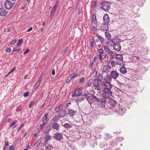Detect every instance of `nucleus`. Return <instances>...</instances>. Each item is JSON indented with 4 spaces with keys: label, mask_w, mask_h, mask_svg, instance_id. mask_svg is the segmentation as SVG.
Returning <instances> with one entry per match:
<instances>
[{
    "label": "nucleus",
    "mask_w": 150,
    "mask_h": 150,
    "mask_svg": "<svg viewBox=\"0 0 150 150\" xmlns=\"http://www.w3.org/2000/svg\"><path fill=\"white\" fill-rule=\"evenodd\" d=\"M41 142V140L40 139L38 140L35 144V146H36L37 147L39 146Z\"/></svg>",
    "instance_id": "43"
},
{
    "label": "nucleus",
    "mask_w": 150,
    "mask_h": 150,
    "mask_svg": "<svg viewBox=\"0 0 150 150\" xmlns=\"http://www.w3.org/2000/svg\"><path fill=\"white\" fill-rule=\"evenodd\" d=\"M105 101V102H108L109 104L112 106H115L116 105V101L110 98L106 95L105 97H104V100L103 101Z\"/></svg>",
    "instance_id": "4"
},
{
    "label": "nucleus",
    "mask_w": 150,
    "mask_h": 150,
    "mask_svg": "<svg viewBox=\"0 0 150 150\" xmlns=\"http://www.w3.org/2000/svg\"><path fill=\"white\" fill-rule=\"evenodd\" d=\"M104 49L109 54H112L113 52L110 51L109 48L107 46H104Z\"/></svg>",
    "instance_id": "23"
},
{
    "label": "nucleus",
    "mask_w": 150,
    "mask_h": 150,
    "mask_svg": "<svg viewBox=\"0 0 150 150\" xmlns=\"http://www.w3.org/2000/svg\"><path fill=\"white\" fill-rule=\"evenodd\" d=\"M16 42V40L15 39H12V41L10 43V45H13L15 44Z\"/></svg>",
    "instance_id": "53"
},
{
    "label": "nucleus",
    "mask_w": 150,
    "mask_h": 150,
    "mask_svg": "<svg viewBox=\"0 0 150 150\" xmlns=\"http://www.w3.org/2000/svg\"><path fill=\"white\" fill-rule=\"evenodd\" d=\"M110 67L108 65H105L103 69V72L106 73L108 72L109 70L110 69Z\"/></svg>",
    "instance_id": "15"
},
{
    "label": "nucleus",
    "mask_w": 150,
    "mask_h": 150,
    "mask_svg": "<svg viewBox=\"0 0 150 150\" xmlns=\"http://www.w3.org/2000/svg\"><path fill=\"white\" fill-rule=\"evenodd\" d=\"M50 129L49 128H46L44 131V133L45 134H47L50 131Z\"/></svg>",
    "instance_id": "47"
},
{
    "label": "nucleus",
    "mask_w": 150,
    "mask_h": 150,
    "mask_svg": "<svg viewBox=\"0 0 150 150\" xmlns=\"http://www.w3.org/2000/svg\"><path fill=\"white\" fill-rule=\"evenodd\" d=\"M82 94L83 93V91L81 88H76L74 91V94Z\"/></svg>",
    "instance_id": "22"
},
{
    "label": "nucleus",
    "mask_w": 150,
    "mask_h": 150,
    "mask_svg": "<svg viewBox=\"0 0 150 150\" xmlns=\"http://www.w3.org/2000/svg\"><path fill=\"white\" fill-rule=\"evenodd\" d=\"M92 20L94 24L95 25H97V21L96 19V16L95 14H92Z\"/></svg>",
    "instance_id": "24"
},
{
    "label": "nucleus",
    "mask_w": 150,
    "mask_h": 150,
    "mask_svg": "<svg viewBox=\"0 0 150 150\" xmlns=\"http://www.w3.org/2000/svg\"><path fill=\"white\" fill-rule=\"evenodd\" d=\"M53 149V146L50 145H48L45 148V150H51Z\"/></svg>",
    "instance_id": "31"
},
{
    "label": "nucleus",
    "mask_w": 150,
    "mask_h": 150,
    "mask_svg": "<svg viewBox=\"0 0 150 150\" xmlns=\"http://www.w3.org/2000/svg\"><path fill=\"white\" fill-rule=\"evenodd\" d=\"M15 5V3H12L9 1L6 0L5 2L4 6L6 9L9 10L13 8Z\"/></svg>",
    "instance_id": "3"
},
{
    "label": "nucleus",
    "mask_w": 150,
    "mask_h": 150,
    "mask_svg": "<svg viewBox=\"0 0 150 150\" xmlns=\"http://www.w3.org/2000/svg\"><path fill=\"white\" fill-rule=\"evenodd\" d=\"M107 23L105 24H102V25L101 26L100 29L103 30H107L108 25Z\"/></svg>",
    "instance_id": "25"
},
{
    "label": "nucleus",
    "mask_w": 150,
    "mask_h": 150,
    "mask_svg": "<svg viewBox=\"0 0 150 150\" xmlns=\"http://www.w3.org/2000/svg\"><path fill=\"white\" fill-rule=\"evenodd\" d=\"M9 146V142L8 141H7L5 142L4 145L3 147L4 150H5L6 148Z\"/></svg>",
    "instance_id": "34"
},
{
    "label": "nucleus",
    "mask_w": 150,
    "mask_h": 150,
    "mask_svg": "<svg viewBox=\"0 0 150 150\" xmlns=\"http://www.w3.org/2000/svg\"><path fill=\"white\" fill-rule=\"evenodd\" d=\"M46 124L45 122H44L43 124H41L39 127L40 128V130L42 131L43 129V128L44 125Z\"/></svg>",
    "instance_id": "39"
},
{
    "label": "nucleus",
    "mask_w": 150,
    "mask_h": 150,
    "mask_svg": "<svg viewBox=\"0 0 150 150\" xmlns=\"http://www.w3.org/2000/svg\"><path fill=\"white\" fill-rule=\"evenodd\" d=\"M97 73V71H95L92 74H91L90 76L94 78L96 77Z\"/></svg>",
    "instance_id": "33"
},
{
    "label": "nucleus",
    "mask_w": 150,
    "mask_h": 150,
    "mask_svg": "<svg viewBox=\"0 0 150 150\" xmlns=\"http://www.w3.org/2000/svg\"><path fill=\"white\" fill-rule=\"evenodd\" d=\"M124 66V64L123 65L122 67L120 68V73L125 74L127 73V71L126 68L123 67Z\"/></svg>",
    "instance_id": "20"
},
{
    "label": "nucleus",
    "mask_w": 150,
    "mask_h": 150,
    "mask_svg": "<svg viewBox=\"0 0 150 150\" xmlns=\"http://www.w3.org/2000/svg\"><path fill=\"white\" fill-rule=\"evenodd\" d=\"M23 41L22 39H19L17 45V46H20L23 43Z\"/></svg>",
    "instance_id": "37"
},
{
    "label": "nucleus",
    "mask_w": 150,
    "mask_h": 150,
    "mask_svg": "<svg viewBox=\"0 0 150 150\" xmlns=\"http://www.w3.org/2000/svg\"><path fill=\"white\" fill-rule=\"evenodd\" d=\"M69 150H77L76 147L73 145L69 147Z\"/></svg>",
    "instance_id": "36"
},
{
    "label": "nucleus",
    "mask_w": 150,
    "mask_h": 150,
    "mask_svg": "<svg viewBox=\"0 0 150 150\" xmlns=\"http://www.w3.org/2000/svg\"><path fill=\"white\" fill-rule=\"evenodd\" d=\"M57 6V4H55L53 8L52 9L51 12V16H53L54 14L55 13V12L56 10Z\"/></svg>",
    "instance_id": "19"
},
{
    "label": "nucleus",
    "mask_w": 150,
    "mask_h": 150,
    "mask_svg": "<svg viewBox=\"0 0 150 150\" xmlns=\"http://www.w3.org/2000/svg\"><path fill=\"white\" fill-rule=\"evenodd\" d=\"M7 14V12L5 9L4 8L0 9V16H4Z\"/></svg>",
    "instance_id": "18"
},
{
    "label": "nucleus",
    "mask_w": 150,
    "mask_h": 150,
    "mask_svg": "<svg viewBox=\"0 0 150 150\" xmlns=\"http://www.w3.org/2000/svg\"><path fill=\"white\" fill-rule=\"evenodd\" d=\"M103 19L104 23H108L110 20V18L108 15L107 14H105L103 17Z\"/></svg>",
    "instance_id": "13"
},
{
    "label": "nucleus",
    "mask_w": 150,
    "mask_h": 150,
    "mask_svg": "<svg viewBox=\"0 0 150 150\" xmlns=\"http://www.w3.org/2000/svg\"><path fill=\"white\" fill-rule=\"evenodd\" d=\"M35 103V102L34 101H33L31 102L29 104V107L30 108H31L34 104Z\"/></svg>",
    "instance_id": "48"
},
{
    "label": "nucleus",
    "mask_w": 150,
    "mask_h": 150,
    "mask_svg": "<svg viewBox=\"0 0 150 150\" xmlns=\"http://www.w3.org/2000/svg\"><path fill=\"white\" fill-rule=\"evenodd\" d=\"M48 115L47 113H46L45 114L42 120V121L43 122H45L46 121L47 119V116Z\"/></svg>",
    "instance_id": "38"
},
{
    "label": "nucleus",
    "mask_w": 150,
    "mask_h": 150,
    "mask_svg": "<svg viewBox=\"0 0 150 150\" xmlns=\"http://www.w3.org/2000/svg\"><path fill=\"white\" fill-rule=\"evenodd\" d=\"M116 58L117 59L122 61L123 60V57L122 54H117L116 56Z\"/></svg>",
    "instance_id": "27"
},
{
    "label": "nucleus",
    "mask_w": 150,
    "mask_h": 150,
    "mask_svg": "<svg viewBox=\"0 0 150 150\" xmlns=\"http://www.w3.org/2000/svg\"><path fill=\"white\" fill-rule=\"evenodd\" d=\"M93 84L97 88V90H99V88L100 87V85L98 81L97 80H95L93 82Z\"/></svg>",
    "instance_id": "21"
},
{
    "label": "nucleus",
    "mask_w": 150,
    "mask_h": 150,
    "mask_svg": "<svg viewBox=\"0 0 150 150\" xmlns=\"http://www.w3.org/2000/svg\"><path fill=\"white\" fill-rule=\"evenodd\" d=\"M84 80V78H82L80 80L79 83H82Z\"/></svg>",
    "instance_id": "60"
},
{
    "label": "nucleus",
    "mask_w": 150,
    "mask_h": 150,
    "mask_svg": "<svg viewBox=\"0 0 150 150\" xmlns=\"http://www.w3.org/2000/svg\"><path fill=\"white\" fill-rule=\"evenodd\" d=\"M119 74L116 71H112L110 74L111 77L114 79H116L118 77Z\"/></svg>",
    "instance_id": "7"
},
{
    "label": "nucleus",
    "mask_w": 150,
    "mask_h": 150,
    "mask_svg": "<svg viewBox=\"0 0 150 150\" xmlns=\"http://www.w3.org/2000/svg\"><path fill=\"white\" fill-rule=\"evenodd\" d=\"M101 97H103V98H101V100H99V101H100V106L101 107V108H103V107H105V102H105V101H103L104 100V97H105V94H101Z\"/></svg>",
    "instance_id": "8"
},
{
    "label": "nucleus",
    "mask_w": 150,
    "mask_h": 150,
    "mask_svg": "<svg viewBox=\"0 0 150 150\" xmlns=\"http://www.w3.org/2000/svg\"><path fill=\"white\" fill-rule=\"evenodd\" d=\"M110 82L105 83L104 84L105 88L104 89V92L105 94H112V93L110 91V90L112 87V85L110 84Z\"/></svg>",
    "instance_id": "1"
},
{
    "label": "nucleus",
    "mask_w": 150,
    "mask_h": 150,
    "mask_svg": "<svg viewBox=\"0 0 150 150\" xmlns=\"http://www.w3.org/2000/svg\"><path fill=\"white\" fill-rule=\"evenodd\" d=\"M123 139V138L122 137H119L117 139V140L119 141H121Z\"/></svg>",
    "instance_id": "57"
},
{
    "label": "nucleus",
    "mask_w": 150,
    "mask_h": 150,
    "mask_svg": "<svg viewBox=\"0 0 150 150\" xmlns=\"http://www.w3.org/2000/svg\"><path fill=\"white\" fill-rule=\"evenodd\" d=\"M11 49L10 48H7L6 50V52H11Z\"/></svg>",
    "instance_id": "58"
},
{
    "label": "nucleus",
    "mask_w": 150,
    "mask_h": 150,
    "mask_svg": "<svg viewBox=\"0 0 150 150\" xmlns=\"http://www.w3.org/2000/svg\"><path fill=\"white\" fill-rule=\"evenodd\" d=\"M63 126L67 128H71L72 127L71 124H69L67 123H65Z\"/></svg>",
    "instance_id": "32"
},
{
    "label": "nucleus",
    "mask_w": 150,
    "mask_h": 150,
    "mask_svg": "<svg viewBox=\"0 0 150 150\" xmlns=\"http://www.w3.org/2000/svg\"><path fill=\"white\" fill-rule=\"evenodd\" d=\"M42 75H41L40 77L39 78L38 80V82L36 83L34 86V89H37L40 85L41 81L42 79Z\"/></svg>",
    "instance_id": "9"
},
{
    "label": "nucleus",
    "mask_w": 150,
    "mask_h": 150,
    "mask_svg": "<svg viewBox=\"0 0 150 150\" xmlns=\"http://www.w3.org/2000/svg\"><path fill=\"white\" fill-rule=\"evenodd\" d=\"M91 96H88L87 98V99L90 103H92L93 102L96 100L99 101V98H97L93 94H91Z\"/></svg>",
    "instance_id": "5"
},
{
    "label": "nucleus",
    "mask_w": 150,
    "mask_h": 150,
    "mask_svg": "<svg viewBox=\"0 0 150 150\" xmlns=\"http://www.w3.org/2000/svg\"><path fill=\"white\" fill-rule=\"evenodd\" d=\"M54 138L58 140H60L63 139L62 135V134L59 133H57L54 134Z\"/></svg>",
    "instance_id": "11"
},
{
    "label": "nucleus",
    "mask_w": 150,
    "mask_h": 150,
    "mask_svg": "<svg viewBox=\"0 0 150 150\" xmlns=\"http://www.w3.org/2000/svg\"><path fill=\"white\" fill-rule=\"evenodd\" d=\"M100 146L101 148H103L107 146V144L106 143H101L100 144Z\"/></svg>",
    "instance_id": "44"
},
{
    "label": "nucleus",
    "mask_w": 150,
    "mask_h": 150,
    "mask_svg": "<svg viewBox=\"0 0 150 150\" xmlns=\"http://www.w3.org/2000/svg\"><path fill=\"white\" fill-rule=\"evenodd\" d=\"M51 138V137L49 135L47 134L45 135V137L43 138L44 142L45 143H47L50 140Z\"/></svg>",
    "instance_id": "16"
},
{
    "label": "nucleus",
    "mask_w": 150,
    "mask_h": 150,
    "mask_svg": "<svg viewBox=\"0 0 150 150\" xmlns=\"http://www.w3.org/2000/svg\"><path fill=\"white\" fill-rule=\"evenodd\" d=\"M93 40L95 42H98L100 40V38L98 36L95 35L93 37Z\"/></svg>",
    "instance_id": "29"
},
{
    "label": "nucleus",
    "mask_w": 150,
    "mask_h": 150,
    "mask_svg": "<svg viewBox=\"0 0 150 150\" xmlns=\"http://www.w3.org/2000/svg\"><path fill=\"white\" fill-rule=\"evenodd\" d=\"M115 112L119 115L122 116L125 113V109L119 107L117 108Z\"/></svg>",
    "instance_id": "6"
},
{
    "label": "nucleus",
    "mask_w": 150,
    "mask_h": 150,
    "mask_svg": "<svg viewBox=\"0 0 150 150\" xmlns=\"http://www.w3.org/2000/svg\"><path fill=\"white\" fill-rule=\"evenodd\" d=\"M18 46L17 45L15 47L13 48V50H12V52H19L20 51L21 49H18L17 47Z\"/></svg>",
    "instance_id": "30"
},
{
    "label": "nucleus",
    "mask_w": 150,
    "mask_h": 150,
    "mask_svg": "<svg viewBox=\"0 0 150 150\" xmlns=\"http://www.w3.org/2000/svg\"><path fill=\"white\" fill-rule=\"evenodd\" d=\"M105 137L108 139H110L111 138V135L110 134H106L105 135Z\"/></svg>",
    "instance_id": "49"
},
{
    "label": "nucleus",
    "mask_w": 150,
    "mask_h": 150,
    "mask_svg": "<svg viewBox=\"0 0 150 150\" xmlns=\"http://www.w3.org/2000/svg\"><path fill=\"white\" fill-rule=\"evenodd\" d=\"M17 122V121L16 120L13 121V122L12 123H11L10 125V127H11L12 126H13Z\"/></svg>",
    "instance_id": "42"
},
{
    "label": "nucleus",
    "mask_w": 150,
    "mask_h": 150,
    "mask_svg": "<svg viewBox=\"0 0 150 150\" xmlns=\"http://www.w3.org/2000/svg\"><path fill=\"white\" fill-rule=\"evenodd\" d=\"M76 112L75 111L72 110H69L68 111V113L67 114V115L69 114L70 117H73L75 115Z\"/></svg>",
    "instance_id": "17"
},
{
    "label": "nucleus",
    "mask_w": 150,
    "mask_h": 150,
    "mask_svg": "<svg viewBox=\"0 0 150 150\" xmlns=\"http://www.w3.org/2000/svg\"><path fill=\"white\" fill-rule=\"evenodd\" d=\"M93 64H94L93 62H92L91 63V64H90V65L89 66V67L90 68H92L93 67Z\"/></svg>",
    "instance_id": "62"
},
{
    "label": "nucleus",
    "mask_w": 150,
    "mask_h": 150,
    "mask_svg": "<svg viewBox=\"0 0 150 150\" xmlns=\"http://www.w3.org/2000/svg\"><path fill=\"white\" fill-rule=\"evenodd\" d=\"M100 40L101 43H103L105 41V39L102 37L100 36Z\"/></svg>",
    "instance_id": "45"
},
{
    "label": "nucleus",
    "mask_w": 150,
    "mask_h": 150,
    "mask_svg": "<svg viewBox=\"0 0 150 150\" xmlns=\"http://www.w3.org/2000/svg\"><path fill=\"white\" fill-rule=\"evenodd\" d=\"M97 80L98 81H99L100 82H102L103 80L102 76L101 75L98 76V79Z\"/></svg>",
    "instance_id": "40"
},
{
    "label": "nucleus",
    "mask_w": 150,
    "mask_h": 150,
    "mask_svg": "<svg viewBox=\"0 0 150 150\" xmlns=\"http://www.w3.org/2000/svg\"><path fill=\"white\" fill-rule=\"evenodd\" d=\"M23 126L24 124H22L18 129V131H19Z\"/></svg>",
    "instance_id": "56"
},
{
    "label": "nucleus",
    "mask_w": 150,
    "mask_h": 150,
    "mask_svg": "<svg viewBox=\"0 0 150 150\" xmlns=\"http://www.w3.org/2000/svg\"><path fill=\"white\" fill-rule=\"evenodd\" d=\"M15 68H13L12 69L11 71L8 73L6 75V76H8V75L10 74L13 73V71L15 70Z\"/></svg>",
    "instance_id": "51"
},
{
    "label": "nucleus",
    "mask_w": 150,
    "mask_h": 150,
    "mask_svg": "<svg viewBox=\"0 0 150 150\" xmlns=\"http://www.w3.org/2000/svg\"><path fill=\"white\" fill-rule=\"evenodd\" d=\"M113 49L117 51H119L120 50L121 46L120 44L118 43H115L113 45Z\"/></svg>",
    "instance_id": "10"
},
{
    "label": "nucleus",
    "mask_w": 150,
    "mask_h": 150,
    "mask_svg": "<svg viewBox=\"0 0 150 150\" xmlns=\"http://www.w3.org/2000/svg\"><path fill=\"white\" fill-rule=\"evenodd\" d=\"M33 29V28L32 27H30L27 30V32H29L31 31Z\"/></svg>",
    "instance_id": "63"
},
{
    "label": "nucleus",
    "mask_w": 150,
    "mask_h": 150,
    "mask_svg": "<svg viewBox=\"0 0 150 150\" xmlns=\"http://www.w3.org/2000/svg\"><path fill=\"white\" fill-rule=\"evenodd\" d=\"M71 79H72L71 77H70V76L66 80V83H69L70 82V80Z\"/></svg>",
    "instance_id": "50"
},
{
    "label": "nucleus",
    "mask_w": 150,
    "mask_h": 150,
    "mask_svg": "<svg viewBox=\"0 0 150 150\" xmlns=\"http://www.w3.org/2000/svg\"><path fill=\"white\" fill-rule=\"evenodd\" d=\"M53 127L56 130H58L59 128V124L57 123H54L53 124Z\"/></svg>",
    "instance_id": "26"
},
{
    "label": "nucleus",
    "mask_w": 150,
    "mask_h": 150,
    "mask_svg": "<svg viewBox=\"0 0 150 150\" xmlns=\"http://www.w3.org/2000/svg\"><path fill=\"white\" fill-rule=\"evenodd\" d=\"M90 47L92 49L94 47L93 43V42H91Z\"/></svg>",
    "instance_id": "55"
},
{
    "label": "nucleus",
    "mask_w": 150,
    "mask_h": 150,
    "mask_svg": "<svg viewBox=\"0 0 150 150\" xmlns=\"http://www.w3.org/2000/svg\"><path fill=\"white\" fill-rule=\"evenodd\" d=\"M105 36L108 39L110 38L111 37L110 34L108 32H105Z\"/></svg>",
    "instance_id": "35"
},
{
    "label": "nucleus",
    "mask_w": 150,
    "mask_h": 150,
    "mask_svg": "<svg viewBox=\"0 0 150 150\" xmlns=\"http://www.w3.org/2000/svg\"><path fill=\"white\" fill-rule=\"evenodd\" d=\"M59 115H57L54 116L52 120L54 122H57L59 120Z\"/></svg>",
    "instance_id": "28"
},
{
    "label": "nucleus",
    "mask_w": 150,
    "mask_h": 150,
    "mask_svg": "<svg viewBox=\"0 0 150 150\" xmlns=\"http://www.w3.org/2000/svg\"><path fill=\"white\" fill-rule=\"evenodd\" d=\"M99 52L100 53L99 54V56L100 55H101L102 54H103V50L102 49H100L98 50Z\"/></svg>",
    "instance_id": "46"
},
{
    "label": "nucleus",
    "mask_w": 150,
    "mask_h": 150,
    "mask_svg": "<svg viewBox=\"0 0 150 150\" xmlns=\"http://www.w3.org/2000/svg\"><path fill=\"white\" fill-rule=\"evenodd\" d=\"M68 49V47L66 48L64 50H63L62 51V54H64L67 51Z\"/></svg>",
    "instance_id": "59"
},
{
    "label": "nucleus",
    "mask_w": 150,
    "mask_h": 150,
    "mask_svg": "<svg viewBox=\"0 0 150 150\" xmlns=\"http://www.w3.org/2000/svg\"><path fill=\"white\" fill-rule=\"evenodd\" d=\"M104 109L105 110V114L106 115H108V112L110 111L109 110L110 109H107V108L106 107L105 109Z\"/></svg>",
    "instance_id": "52"
},
{
    "label": "nucleus",
    "mask_w": 150,
    "mask_h": 150,
    "mask_svg": "<svg viewBox=\"0 0 150 150\" xmlns=\"http://www.w3.org/2000/svg\"><path fill=\"white\" fill-rule=\"evenodd\" d=\"M111 76L109 75H107L104 77V79L105 81V83L111 82L112 79Z\"/></svg>",
    "instance_id": "14"
},
{
    "label": "nucleus",
    "mask_w": 150,
    "mask_h": 150,
    "mask_svg": "<svg viewBox=\"0 0 150 150\" xmlns=\"http://www.w3.org/2000/svg\"><path fill=\"white\" fill-rule=\"evenodd\" d=\"M59 118H61L62 117H64L66 116L67 114L66 111L65 110H60L59 112Z\"/></svg>",
    "instance_id": "12"
},
{
    "label": "nucleus",
    "mask_w": 150,
    "mask_h": 150,
    "mask_svg": "<svg viewBox=\"0 0 150 150\" xmlns=\"http://www.w3.org/2000/svg\"><path fill=\"white\" fill-rule=\"evenodd\" d=\"M99 56V58L101 60H102L103 59H104L105 58L106 56L105 54H102L101 55H100Z\"/></svg>",
    "instance_id": "41"
},
{
    "label": "nucleus",
    "mask_w": 150,
    "mask_h": 150,
    "mask_svg": "<svg viewBox=\"0 0 150 150\" xmlns=\"http://www.w3.org/2000/svg\"><path fill=\"white\" fill-rule=\"evenodd\" d=\"M111 64L112 65V66H114L115 65V61L114 60L112 61L111 62Z\"/></svg>",
    "instance_id": "54"
},
{
    "label": "nucleus",
    "mask_w": 150,
    "mask_h": 150,
    "mask_svg": "<svg viewBox=\"0 0 150 150\" xmlns=\"http://www.w3.org/2000/svg\"><path fill=\"white\" fill-rule=\"evenodd\" d=\"M100 7L101 8L106 11H108L110 8V4L108 2H101Z\"/></svg>",
    "instance_id": "2"
},
{
    "label": "nucleus",
    "mask_w": 150,
    "mask_h": 150,
    "mask_svg": "<svg viewBox=\"0 0 150 150\" xmlns=\"http://www.w3.org/2000/svg\"><path fill=\"white\" fill-rule=\"evenodd\" d=\"M9 149L10 150H14V148L13 146H11L9 147Z\"/></svg>",
    "instance_id": "64"
},
{
    "label": "nucleus",
    "mask_w": 150,
    "mask_h": 150,
    "mask_svg": "<svg viewBox=\"0 0 150 150\" xmlns=\"http://www.w3.org/2000/svg\"><path fill=\"white\" fill-rule=\"evenodd\" d=\"M98 58V56H96L94 58L93 61L95 62Z\"/></svg>",
    "instance_id": "61"
}]
</instances>
